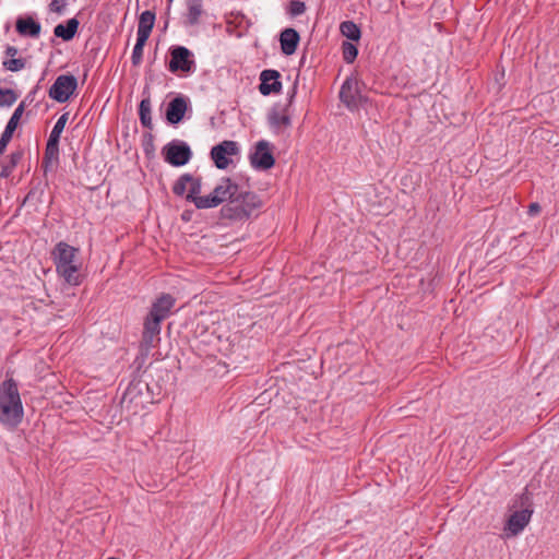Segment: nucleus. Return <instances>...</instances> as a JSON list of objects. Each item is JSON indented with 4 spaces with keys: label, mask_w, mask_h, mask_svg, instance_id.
<instances>
[{
    "label": "nucleus",
    "mask_w": 559,
    "mask_h": 559,
    "mask_svg": "<svg viewBox=\"0 0 559 559\" xmlns=\"http://www.w3.org/2000/svg\"><path fill=\"white\" fill-rule=\"evenodd\" d=\"M280 78L281 74L276 70H263L260 74V93L264 96H267L272 93H280L282 88Z\"/></svg>",
    "instance_id": "nucleus-11"
},
{
    "label": "nucleus",
    "mask_w": 559,
    "mask_h": 559,
    "mask_svg": "<svg viewBox=\"0 0 559 559\" xmlns=\"http://www.w3.org/2000/svg\"><path fill=\"white\" fill-rule=\"evenodd\" d=\"M540 210H542L540 205L538 203H536V202H533V203H531L528 205L527 213L531 216H535V215H537L540 212Z\"/></svg>",
    "instance_id": "nucleus-37"
},
{
    "label": "nucleus",
    "mask_w": 559,
    "mask_h": 559,
    "mask_svg": "<svg viewBox=\"0 0 559 559\" xmlns=\"http://www.w3.org/2000/svg\"><path fill=\"white\" fill-rule=\"evenodd\" d=\"M275 159L270 150L269 142L261 140L255 145V151L251 156V164L255 168L270 169L273 167Z\"/></svg>",
    "instance_id": "nucleus-10"
},
{
    "label": "nucleus",
    "mask_w": 559,
    "mask_h": 559,
    "mask_svg": "<svg viewBox=\"0 0 559 559\" xmlns=\"http://www.w3.org/2000/svg\"><path fill=\"white\" fill-rule=\"evenodd\" d=\"M164 318L165 317H151V319L145 322V329L151 335L159 333V324Z\"/></svg>",
    "instance_id": "nucleus-32"
},
{
    "label": "nucleus",
    "mask_w": 559,
    "mask_h": 559,
    "mask_svg": "<svg viewBox=\"0 0 559 559\" xmlns=\"http://www.w3.org/2000/svg\"><path fill=\"white\" fill-rule=\"evenodd\" d=\"M23 404L16 383L5 380L0 385V423L9 428H15L23 418Z\"/></svg>",
    "instance_id": "nucleus-3"
},
{
    "label": "nucleus",
    "mask_w": 559,
    "mask_h": 559,
    "mask_svg": "<svg viewBox=\"0 0 559 559\" xmlns=\"http://www.w3.org/2000/svg\"><path fill=\"white\" fill-rule=\"evenodd\" d=\"M78 27H79V21L75 17H72V19L68 20L66 25L58 24L53 29V34L57 37H60L63 40L68 41V40H71L75 36V34L78 32Z\"/></svg>",
    "instance_id": "nucleus-18"
},
{
    "label": "nucleus",
    "mask_w": 559,
    "mask_h": 559,
    "mask_svg": "<svg viewBox=\"0 0 559 559\" xmlns=\"http://www.w3.org/2000/svg\"><path fill=\"white\" fill-rule=\"evenodd\" d=\"M23 111H24V105L20 104L15 108L11 118L9 119V121L4 128V131L2 132L1 138H0V155H2L4 153L8 144L10 143V141L13 136V133H14L15 129L17 128L19 121L23 115Z\"/></svg>",
    "instance_id": "nucleus-13"
},
{
    "label": "nucleus",
    "mask_w": 559,
    "mask_h": 559,
    "mask_svg": "<svg viewBox=\"0 0 559 559\" xmlns=\"http://www.w3.org/2000/svg\"><path fill=\"white\" fill-rule=\"evenodd\" d=\"M202 190V181L200 177L192 176V180H189V189L186 194V199L192 202L195 205L198 199H204V195H201Z\"/></svg>",
    "instance_id": "nucleus-22"
},
{
    "label": "nucleus",
    "mask_w": 559,
    "mask_h": 559,
    "mask_svg": "<svg viewBox=\"0 0 559 559\" xmlns=\"http://www.w3.org/2000/svg\"><path fill=\"white\" fill-rule=\"evenodd\" d=\"M340 98L348 108H354L358 105L360 93L356 79L348 78L345 80L341 86Z\"/></svg>",
    "instance_id": "nucleus-12"
},
{
    "label": "nucleus",
    "mask_w": 559,
    "mask_h": 559,
    "mask_svg": "<svg viewBox=\"0 0 559 559\" xmlns=\"http://www.w3.org/2000/svg\"><path fill=\"white\" fill-rule=\"evenodd\" d=\"M531 516L532 511L527 509L515 511L510 515L506 525V530H508L511 535H518L528 524Z\"/></svg>",
    "instance_id": "nucleus-14"
},
{
    "label": "nucleus",
    "mask_w": 559,
    "mask_h": 559,
    "mask_svg": "<svg viewBox=\"0 0 559 559\" xmlns=\"http://www.w3.org/2000/svg\"><path fill=\"white\" fill-rule=\"evenodd\" d=\"M67 5V0H52L49 4L51 12L62 13Z\"/></svg>",
    "instance_id": "nucleus-35"
},
{
    "label": "nucleus",
    "mask_w": 559,
    "mask_h": 559,
    "mask_svg": "<svg viewBox=\"0 0 559 559\" xmlns=\"http://www.w3.org/2000/svg\"><path fill=\"white\" fill-rule=\"evenodd\" d=\"M238 153V143L235 141L226 140L212 147L211 158L218 169H226L231 163L229 156L237 155Z\"/></svg>",
    "instance_id": "nucleus-8"
},
{
    "label": "nucleus",
    "mask_w": 559,
    "mask_h": 559,
    "mask_svg": "<svg viewBox=\"0 0 559 559\" xmlns=\"http://www.w3.org/2000/svg\"><path fill=\"white\" fill-rule=\"evenodd\" d=\"M148 112V106H146V102L142 99V124L145 126L147 118L146 114Z\"/></svg>",
    "instance_id": "nucleus-38"
},
{
    "label": "nucleus",
    "mask_w": 559,
    "mask_h": 559,
    "mask_svg": "<svg viewBox=\"0 0 559 559\" xmlns=\"http://www.w3.org/2000/svg\"><path fill=\"white\" fill-rule=\"evenodd\" d=\"M340 29L350 40H358L360 38V28L353 21L342 22Z\"/></svg>",
    "instance_id": "nucleus-25"
},
{
    "label": "nucleus",
    "mask_w": 559,
    "mask_h": 559,
    "mask_svg": "<svg viewBox=\"0 0 559 559\" xmlns=\"http://www.w3.org/2000/svg\"><path fill=\"white\" fill-rule=\"evenodd\" d=\"M155 14L152 11L142 12V47L150 37L151 31L154 26Z\"/></svg>",
    "instance_id": "nucleus-23"
},
{
    "label": "nucleus",
    "mask_w": 559,
    "mask_h": 559,
    "mask_svg": "<svg viewBox=\"0 0 559 559\" xmlns=\"http://www.w3.org/2000/svg\"><path fill=\"white\" fill-rule=\"evenodd\" d=\"M175 299L170 295H163L154 302L150 314H166L174 307Z\"/></svg>",
    "instance_id": "nucleus-20"
},
{
    "label": "nucleus",
    "mask_w": 559,
    "mask_h": 559,
    "mask_svg": "<svg viewBox=\"0 0 559 559\" xmlns=\"http://www.w3.org/2000/svg\"><path fill=\"white\" fill-rule=\"evenodd\" d=\"M187 111V102L183 97L171 99L166 109L167 121L171 124L179 123Z\"/></svg>",
    "instance_id": "nucleus-15"
},
{
    "label": "nucleus",
    "mask_w": 559,
    "mask_h": 559,
    "mask_svg": "<svg viewBox=\"0 0 559 559\" xmlns=\"http://www.w3.org/2000/svg\"><path fill=\"white\" fill-rule=\"evenodd\" d=\"M58 145H59V141H52V140L48 139L46 150H45V156H44L45 163H48L52 159L58 158V154H59Z\"/></svg>",
    "instance_id": "nucleus-28"
},
{
    "label": "nucleus",
    "mask_w": 559,
    "mask_h": 559,
    "mask_svg": "<svg viewBox=\"0 0 559 559\" xmlns=\"http://www.w3.org/2000/svg\"><path fill=\"white\" fill-rule=\"evenodd\" d=\"M22 158H23V151L22 150H17V151L12 152L8 156V159L2 163L1 171H0V177L1 178H9L12 175L13 170L15 169V167L17 166V164L22 160Z\"/></svg>",
    "instance_id": "nucleus-19"
},
{
    "label": "nucleus",
    "mask_w": 559,
    "mask_h": 559,
    "mask_svg": "<svg viewBox=\"0 0 559 559\" xmlns=\"http://www.w3.org/2000/svg\"><path fill=\"white\" fill-rule=\"evenodd\" d=\"M300 37L296 29L294 28H285L280 36L281 49L282 52L286 56H290L295 53Z\"/></svg>",
    "instance_id": "nucleus-16"
},
{
    "label": "nucleus",
    "mask_w": 559,
    "mask_h": 559,
    "mask_svg": "<svg viewBox=\"0 0 559 559\" xmlns=\"http://www.w3.org/2000/svg\"><path fill=\"white\" fill-rule=\"evenodd\" d=\"M267 122L274 133L280 134L292 126L289 105L275 104L267 114Z\"/></svg>",
    "instance_id": "nucleus-7"
},
{
    "label": "nucleus",
    "mask_w": 559,
    "mask_h": 559,
    "mask_svg": "<svg viewBox=\"0 0 559 559\" xmlns=\"http://www.w3.org/2000/svg\"><path fill=\"white\" fill-rule=\"evenodd\" d=\"M67 120H68V114H63L58 118L57 122L55 123V126L50 132V135H49L50 140L59 141L60 135H61V133L64 129V126L67 123Z\"/></svg>",
    "instance_id": "nucleus-27"
},
{
    "label": "nucleus",
    "mask_w": 559,
    "mask_h": 559,
    "mask_svg": "<svg viewBox=\"0 0 559 559\" xmlns=\"http://www.w3.org/2000/svg\"><path fill=\"white\" fill-rule=\"evenodd\" d=\"M80 250L64 241H59L51 251L57 274L71 286H79L83 282L81 273L82 262Z\"/></svg>",
    "instance_id": "nucleus-1"
},
{
    "label": "nucleus",
    "mask_w": 559,
    "mask_h": 559,
    "mask_svg": "<svg viewBox=\"0 0 559 559\" xmlns=\"http://www.w3.org/2000/svg\"><path fill=\"white\" fill-rule=\"evenodd\" d=\"M358 55L357 47L352 43L343 44V57L347 63H352Z\"/></svg>",
    "instance_id": "nucleus-31"
},
{
    "label": "nucleus",
    "mask_w": 559,
    "mask_h": 559,
    "mask_svg": "<svg viewBox=\"0 0 559 559\" xmlns=\"http://www.w3.org/2000/svg\"><path fill=\"white\" fill-rule=\"evenodd\" d=\"M306 4L302 1L294 0L289 3V13L293 16H298L305 13Z\"/></svg>",
    "instance_id": "nucleus-33"
},
{
    "label": "nucleus",
    "mask_w": 559,
    "mask_h": 559,
    "mask_svg": "<svg viewBox=\"0 0 559 559\" xmlns=\"http://www.w3.org/2000/svg\"><path fill=\"white\" fill-rule=\"evenodd\" d=\"M297 86H298V82L295 81L290 87V90L287 92V103L285 105H289V108L292 107L294 100H295V97H296V94H297Z\"/></svg>",
    "instance_id": "nucleus-36"
},
{
    "label": "nucleus",
    "mask_w": 559,
    "mask_h": 559,
    "mask_svg": "<svg viewBox=\"0 0 559 559\" xmlns=\"http://www.w3.org/2000/svg\"><path fill=\"white\" fill-rule=\"evenodd\" d=\"M17 99L16 93L11 88H0V106H11Z\"/></svg>",
    "instance_id": "nucleus-29"
},
{
    "label": "nucleus",
    "mask_w": 559,
    "mask_h": 559,
    "mask_svg": "<svg viewBox=\"0 0 559 559\" xmlns=\"http://www.w3.org/2000/svg\"><path fill=\"white\" fill-rule=\"evenodd\" d=\"M139 394L140 390L138 388V384L133 382L130 383L121 399L122 407L130 409L132 407L133 402L138 400Z\"/></svg>",
    "instance_id": "nucleus-24"
},
{
    "label": "nucleus",
    "mask_w": 559,
    "mask_h": 559,
    "mask_svg": "<svg viewBox=\"0 0 559 559\" xmlns=\"http://www.w3.org/2000/svg\"><path fill=\"white\" fill-rule=\"evenodd\" d=\"M241 187L231 178L223 177L217 182L213 191L204 195V199H198L195 207L200 210L214 209L223 203H228L237 194Z\"/></svg>",
    "instance_id": "nucleus-4"
},
{
    "label": "nucleus",
    "mask_w": 559,
    "mask_h": 559,
    "mask_svg": "<svg viewBox=\"0 0 559 559\" xmlns=\"http://www.w3.org/2000/svg\"><path fill=\"white\" fill-rule=\"evenodd\" d=\"M171 59L169 62V70L171 72L182 71V72H191L194 68V61L192 59V52L183 47L178 46L173 48L171 50Z\"/></svg>",
    "instance_id": "nucleus-9"
},
{
    "label": "nucleus",
    "mask_w": 559,
    "mask_h": 559,
    "mask_svg": "<svg viewBox=\"0 0 559 559\" xmlns=\"http://www.w3.org/2000/svg\"><path fill=\"white\" fill-rule=\"evenodd\" d=\"M78 87V80L71 74L59 75L48 91L51 99L58 103H66L70 99Z\"/></svg>",
    "instance_id": "nucleus-6"
},
{
    "label": "nucleus",
    "mask_w": 559,
    "mask_h": 559,
    "mask_svg": "<svg viewBox=\"0 0 559 559\" xmlns=\"http://www.w3.org/2000/svg\"><path fill=\"white\" fill-rule=\"evenodd\" d=\"M16 31L23 36L36 38L39 36L41 26L33 17H20L16 21Z\"/></svg>",
    "instance_id": "nucleus-17"
},
{
    "label": "nucleus",
    "mask_w": 559,
    "mask_h": 559,
    "mask_svg": "<svg viewBox=\"0 0 559 559\" xmlns=\"http://www.w3.org/2000/svg\"><path fill=\"white\" fill-rule=\"evenodd\" d=\"M135 35L136 38L131 57L133 66H138L140 63V24L138 25Z\"/></svg>",
    "instance_id": "nucleus-34"
},
{
    "label": "nucleus",
    "mask_w": 559,
    "mask_h": 559,
    "mask_svg": "<svg viewBox=\"0 0 559 559\" xmlns=\"http://www.w3.org/2000/svg\"><path fill=\"white\" fill-rule=\"evenodd\" d=\"M139 3H140V0H135V4H136V7H139Z\"/></svg>",
    "instance_id": "nucleus-40"
},
{
    "label": "nucleus",
    "mask_w": 559,
    "mask_h": 559,
    "mask_svg": "<svg viewBox=\"0 0 559 559\" xmlns=\"http://www.w3.org/2000/svg\"><path fill=\"white\" fill-rule=\"evenodd\" d=\"M189 180H192V175L190 174H183L181 175L177 181L175 182L174 187H173V192L176 194V195H179V197H182L185 195L186 193H188V189H189Z\"/></svg>",
    "instance_id": "nucleus-26"
},
{
    "label": "nucleus",
    "mask_w": 559,
    "mask_h": 559,
    "mask_svg": "<svg viewBox=\"0 0 559 559\" xmlns=\"http://www.w3.org/2000/svg\"><path fill=\"white\" fill-rule=\"evenodd\" d=\"M19 50L16 47L14 46H8L5 48V55L10 58H15V56L17 55Z\"/></svg>",
    "instance_id": "nucleus-39"
},
{
    "label": "nucleus",
    "mask_w": 559,
    "mask_h": 559,
    "mask_svg": "<svg viewBox=\"0 0 559 559\" xmlns=\"http://www.w3.org/2000/svg\"><path fill=\"white\" fill-rule=\"evenodd\" d=\"M262 206L258 194L241 187L236 195L221 209L223 218L231 222H245Z\"/></svg>",
    "instance_id": "nucleus-2"
},
{
    "label": "nucleus",
    "mask_w": 559,
    "mask_h": 559,
    "mask_svg": "<svg viewBox=\"0 0 559 559\" xmlns=\"http://www.w3.org/2000/svg\"><path fill=\"white\" fill-rule=\"evenodd\" d=\"M203 13V5L200 0L188 1L187 21L189 25H195Z\"/></svg>",
    "instance_id": "nucleus-21"
},
{
    "label": "nucleus",
    "mask_w": 559,
    "mask_h": 559,
    "mask_svg": "<svg viewBox=\"0 0 559 559\" xmlns=\"http://www.w3.org/2000/svg\"><path fill=\"white\" fill-rule=\"evenodd\" d=\"M25 60L22 58H10L4 60L2 64L7 70L17 72L25 68Z\"/></svg>",
    "instance_id": "nucleus-30"
},
{
    "label": "nucleus",
    "mask_w": 559,
    "mask_h": 559,
    "mask_svg": "<svg viewBox=\"0 0 559 559\" xmlns=\"http://www.w3.org/2000/svg\"><path fill=\"white\" fill-rule=\"evenodd\" d=\"M162 155L164 160L174 167L185 166L192 158V151L189 144L182 140H173L167 143Z\"/></svg>",
    "instance_id": "nucleus-5"
}]
</instances>
